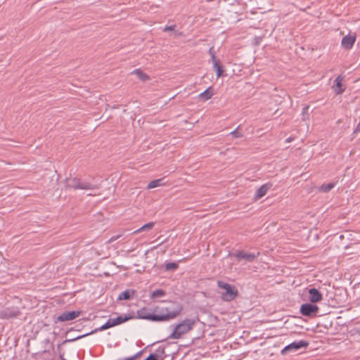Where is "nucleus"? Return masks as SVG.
I'll use <instances>...</instances> for the list:
<instances>
[{
	"instance_id": "1",
	"label": "nucleus",
	"mask_w": 360,
	"mask_h": 360,
	"mask_svg": "<svg viewBox=\"0 0 360 360\" xmlns=\"http://www.w3.org/2000/svg\"><path fill=\"white\" fill-rule=\"evenodd\" d=\"M183 310V305L180 302H169L165 307L157 309L158 316L154 317L160 322H166L175 319Z\"/></svg>"
},
{
	"instance_id": "2",
	"label": "nucleus",
	"mask_w": 360,
	"mask_h": 360,
	"mask_svg": "<svg viewBox=\"0 0 360 360\" xmlns=\"http://www.w3.org/2000/svg\"><path fill=\"white\" fill-rule=\"evenodd\" d=\"M196 323L194 319H185L175 325H172L173 328L172 332L167 337L169 340L181 339L185 335L192 330Z\"/></svg>"
},
{
	"instance_id": "3",
	"label": "nucleus",
	"mask_w": 360,
	"mask_h": 360,
	"mask_svg": "<svg viewBox=\"0 0 360 360\" xmlns=\"http://www.w3.org/2000/svg\"><path fill=\"white\" fill-rule=\"evenodd\" d=\"M217 285L219 288L224 290V291L221 293V298L224 301L230 302L236 297L238 290L234 286L221 281L217 282Z\"/></svg>"
},
{
	"instance_id": "4",
	"label": "nucleus",
	"mask_w": 360,
	"mask_h": 360,
	"mask_svg": "<svg viewBox=\"0 0 360 360\" xmlns=\"http://www.w3.org/2000/svg\"><path fill=\"white\" fill-rule=\"evenodd\" d=\"M67 186L74 189L82 190H94L98 188L95 184L76 178L68 180Z\"/></svg>"
},
{
	"instance_id": "5",
	"label": "nucleus",
	"mask_w": 360,
	"mask_h": 360,
	"mask_svg": "<svg viewBox=\"0 0 360 360\" xmlns=\"http://www.w3.org/2000/svg\"><path fill=\"white\" fill-rule=\"evenodd\" d=\"M319 308L314 303H304L300 306V314L304 316L314 317L319 312Z\"/></svg>"
},
{
	"instance_id": "6",
	"label": "nucleus",
	"mask_w": 360,
	"mask_h": 360,
	"mask_svg": "<svg viewBox=\"0 0 360 360\" xmlns=\"http://www.w3.org/2000/svg\"><path fill=\"white\" fill-rule=\"evenodd\" d=\"M309 345V342L305 340H300L297 342H293L290 345L285 347L282 351L281 354H286L289 351H297L301 348L307 347Z\"/></svg>"
},
{
	"instance_id": "7",
	"label": "nucleus",
	"mask_w": 360,
	"mask_h": 360,
	"mask_svg": "<svg viewBox=\"0 0 360 360\" xmlns=\"http://www.w3.org/2000/svg\"><path fill=\"white\" fill-rule=\"evenodd\" d=\"M259 256V252H246L239 251L235 254V257L238 259H244L245 262H251Z\"/></svg>"
},
{
	"instance_id": "8",
	"label": "nucleus",
	"mask_w": 360,
	"mask_h": 360,
	"mask_svg": "<svg viewBox=\"0 0 360 360\" xmlns=\"http://www.w3.org/2000/svg\"><path fill=\"white\" fill-rule=\"evenodd\" d=\"M113 326H113V324H112V320H111V319H109L106 321V323H104L103 325H102V326H101V327H99L98 328H96V329H95L94 330H92V331H91L90 333H86V334H85V335H79V336H78V337H77V338H75L70 339V340H65L64 341V343H65V342H73V341H75V340H77L81 339V338H84V337H85V336H87V335H90V334H93V333H96V332H97V331H102V330H106V329L110 328L113 327Z\"/></svg>"
},
{
	"instance_id": "9",
	"label": "nucleus",
	"mask_w": 360,
	"mask_h": 360,
	"mask_svg": "<svg viewBox=\"0 0 360 360\" xmlns=\"http://www.w3.org/2000/svg\"><path fill=\"white\" fill-rule=\"evenodd\" d=\"M80 312L78 311H64L57 317V321L59 322L71 321L77 318Z\"/></svg>"
},
{
	"instance_id": "10",
	"label": "nucleus",
	"mask_w": 360,
	"mask_h": 360,
	"mask_svg": "<svg viewBox=\"0 0 360 360\" xmlns=\"http://www.w3.org/2000/svg\"><path fill=\"white\" fill-rule=\"evenodd\" d=\"M19 314L20 311L17 307L6 308L0 311V317L2 319L14 318Z\"/></svg>"
},
{
	"instance_id": "11",
	"label": "nucleus",
	"mask_w": 360,
	"mask_h": 360,
	"mask_svg": "<svg viewBox=\"0 0 360 360\" xmlns=\"http://www.w3.org/2000/svg\"><path fill=\"white\" fill-rule=\"evenodd\" d=\"M307 300L311 303L319 302L323 300V295L316 288H312L308 290Z\"/></svg>"
},
{
	"instance_id": "12",
	"label": "nucleus",
	"mask_w": 360,
	"mask_h": 360,
	"mask_svg": "<svg viewBox=\"0 0 360 360\" xmlns=\"http://www.w3.org/2000/svg\"><path fill=\"white\" fill-rule=\"evenodd\" d=\"M137 314L140 319L149 320L155 322H160V320H156L154 318L155 316H158V314H153L145 308L139 310Z\"/></svg>"
},
{
	"instance_id": "13",
	"label": "nucleus",
	"mask_w": 360,
	"mask_h": 360,
	"mask_svg": "<svg viewBox=\"0 0 360 360\" xmlns=\"http://www.w3.org/2000/svg\"><path fill=\"white\" fill-rule=\"evenodd\" d=\"M342 80L343 77L342 75H339L336 77V79L334 81L332 88L336 94H341L345 91V89L343 87V85L342 84Z\"/></svg>"
},
{
	"instance_id": "14",
	"label": "nucleus",
	"mask_w": 360,
	"mask_h": 360,
	"mask_svg": "<svg viewBox=\"0 0 360 360\" xmlns=\"http://www.w3.org/2000/svg\"><path fill=\"white\" fill-rule=\"evenodd\" d=\"M356 41V37L354 35H346L344 37L341 41V45L346 49H350Z\"/></svg>"
},
{
	"instance_id": "15",
	"label": "nucleus",
	"mask_w": 360,
	"mask_h": 360,
	"mask_svg": "<svg viewBox=\"0 0 360 360\" xmlns=\"http://www.w3.org/2000/svg\"><path fill=\"white\" fill-rule=\"evenodd\" d=\"M271 186V184L267 183L260 186L255 192V198L258 200L264 196Z\"/></svg>"
},
{
	"instance_id": "16",
	"label": "nucleus",
	"mask_w": 360,
	"mask_h": 360,
	"mask_svg": "<svg viewBox=\"0 0 360 360\" xmlns=\"http://www.w3.org/2000/svg\"><path fill=\"white\" fill-rule=\"evenodd\" d=\"M131 318V316L124 314L117 316L116 318L111 319L112 320V324H113L114 326H117L119 324H121L122 323H124L127 321H129Z\"/></svg>"
},
{
	"instance_id": "17",
	"label": "nucleus",
	"mask_w": 360,
	"mask_h": 360,
	"mask_svg": "<svg viewBox=\"0 0 360 360\" xmlns=\"http://www.w3.org/2000/svg\"><path fill=\"white\" fill-rule=\"evenodd\" d=\"M212 65H213V68L216 72L217 78L221 77L224 70L221 65L219 60H217V61H214V63H212Z\"/></svg>"
},
{
	"instance_id": "18",
	"label": "nucleus",
	"mask_w": 360,
	"mask_h": 360,
	"mask_svg": "<svg viewBox=\"0 0 360 360\" xmlns=\"http://www.w3.org/2000/svg\"><path fill=\"white\" fill-rule=\"evenodd\" d=\"M213 95V93L211 91V87L207 88L203 92L200 93L198 95V98L202 101H207L210 99Z\"/></svg>"
},
{
	"instance_id": "19",
	"label": "nucleus",
	"mask_w": 360,
	"mask_h": 360,
	"mask_svg": "<svg viewBox=\"0 0 360 360\" xmlns=\"http://www.w3.org/2000/svg\"><path fill=\"white\" fill-rule=\"evenodd\" d=\"M154 224H155L154 222H148V223L143 225L141 227H140L137 230L134 231L133 232V233L136 234V233H140L141 231H150V229H152L153 228Z\"/></svg>"
},
{
	"instance_id": "20",
	"label": "nucleus",
	"mask_w": 360,
	"mask_h": 360,
	"mask_svg": "<svg viewBox=\"0 0 360 360\" xmlns=\"http://www.w3.org/2000/svg\"><path fill=\"white\" fill-rule=\"evenodd\" d=\"M336 185V182L324 184L319 187V191L328 193L332 190Z\"/></svg>"
},
{
	"instance_id": "21",
	"label": "nucleus",
	"mask_w": 360,
	"mask_h": 360,
	"mask_svg": "<svg viewBox=\"0 0 360 360\" xmlns=\"http://www.w3.org/2000/svg\"><path fill=\"white\" fill-rule=\"evenodd\" d=\"M164 184L162 179H158L151 181L147 186L148 189H152Z\"/></svg>"
},
{
	"instance_id": "22",
	"label": "nucleus",
	"mask_w": 360,
	"mask_h": 360,
	"mask_svg": "<svg viewBox=\"0 0 360 360\" xmlns=\"http://www.w3.org/2000/svg\"><path fill=\"white\" fill-rule=\"evenodd\" d=\"M131 74H134V75H136L137 76V77H139L141 80L142 81H146L148 79V76L145 74L144 72H143L141 70L139 69H136L135 70H134Z\"/></svg>"
},
{
	"instance_id": "23",
	"label": "nucleus",
	"mask_w": 360,
	"mask_h": 360,
	"mask_svg": "<svg viewBox=\"0 0 360 360\" xmlns=\"http://www.w3.org/2000/svg\"><path fill=\"white\" fill-rule=\"evenodd\" d=\"M130 296H131L130 290H126L122 292L119 295L117 300H129L130 298Z\"/></svg>"
},
{
	"instance_id": "24",
	"label": "nucleus",
	"mask_w": 360,
	"mask_h": 360,
	"mask_svg": "<svg viewBox=\"0 0 360 360\" xmlns=\"http://www.w3.org/2000/svg\"><path fill=\"white\" fill-rule=\"evenodd\" d=\"M178 264L176 262H169L165 264V269L167 271H174L178 268Z\"/></svg>"
},
{
	"instance_id": "25",
	"label": "nucleus",
	"mask_w": 360,
	"mask_h": 360,
	"mask_svg": "<svg viewBox=\"0 0 360 360\" xmlns=\"http://www.w3.org/2000/svg\"><path fill=\"white\" fill-rule=\"evenodd\" d=\"M165 295V292L162 290L159 289V290H156L153 292V293L151 295V297L157 298V297H163Z\"/></svg>"
},
{
	"instance_id": "26",
	"label": "nucleus",
	"mask_w": 360,
	"mask_h": 360,
	"mask_svg": "<svg viewBox=\"0 0 360 360\" xmlns=\"http://www.w3.org/2000/svg\"><path fill=\"white\" fill-rule=\"evenodd\" d=\"M176 25H169V26H166L164 29H163V31L164 32H169V31H174V34L176 36H179V35H181V33L178 32V31H176L174 30V28H175Z\"/></svg>"
},
{
	"instance_id": "27",
	"label": "nucleus",
	"mask_w": 360,
	"mask_h": 360,
	"mask_svg": "<svg viewBox=\"0 0 360 360\" xmlns=\"http://www.w3.org/2000/svg\"><path fill=\"white\" fill-rule=\"evenodd\" d=\"M238 128L239 127H238L235 130L230 133V135H231L233 138H240L243 136V134L238 131Z\"/></svg>"
},
{
	"instance_id": "28",
	"label": "nucleus",
	"mask_w": 360,
	"mask_h": 360,
	"mask_svg": "<svg viewBox=\"0 0 360 360\" xmlns=\"http://www.w3.org/2000/svg\"><path fill=\"white\" fill-rule=\"evenodd\" d=\"M209 54L211 56V60H212V62L214 63V61H217V60H219V59L217 58L216 56H215V52L213 50V48H210L209 49V51H208Z\"/></svg>"
},
{
	"instance_id": "29",
	"label": "nucleus",
	"mask_w": 360,
	"mask_h": 360,
	"mask_svg": "<svg viewBox=\"0 0 360 360\" xmlns=\"http://www.w3.org/2000/svg\"><path fill=\"white\" fill-rule=\"evenodd\" d=\"M145 360H158V356L155 354H150Z\"/></svg>"
},
{
	"instance_id": "30",
	"label": "nucleus",
	"mask_w": 360,
	"mask_h": 360,
	"mask_svg": "<svg viewBox=\"0 0 360 360\" xmlns=\"http://www.w3.org/2000/svg\"><path fill=\"white\" fill-rule=\"evenodd\" d=\"M120 237V235L113 236H112V237L110 238L109 242H114V241H115L117 239H118Z\"/></svg>"
},
{
	"instance_id": "31",
	"label": "nucleus",
	"mask_w": 360,
	"mask_h": 360,
	"mask_svg": "<svg viewBox=\"0 0 360 360\" xmlns=\"http://www.w3.org/2000/svg\"><path fill=\"white\" fill-rule=\"evenodd\" d=\"M309 109V106H305L304 108H303V111L302 112L303 113H305Z\"/></svg>"
},
{
	"instance_id": "32",
	"label": "nucleus",
	"mask_w": 360,
	"mask_h": 360,
	"mask_svg": "<svg viewBox=\"0 0 360 360\" xmlns=\"http://www.w3.org/2000/svg\"><path fill=\"white\" fill-rule=\"evenodd\" d=\"M291 141H292V139L290 137L287 139V140H286L287 142H290Z\"/></svg>"
},
{
	"instance_id": "33",
	"label": "nucleus",
	"mask_w": 360,
	"mask_h": 360,
	"mask_svg": "<svg viewBox=\"0 0 360 360\" xmlns=\"http://www.w3.org/2000/svg\"><path fill=\"white\" fill-rule=\"evenodd\" d=\"M63 360H67V359H63Z\"/></svg>"
}]
</instances>
